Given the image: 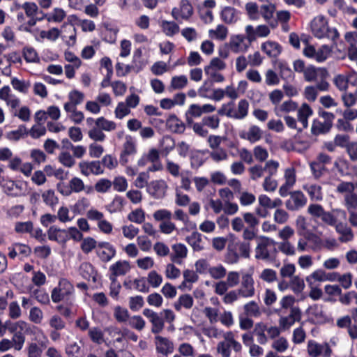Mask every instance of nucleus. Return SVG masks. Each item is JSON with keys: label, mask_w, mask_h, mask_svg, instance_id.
Segmentation results:
<instances>
[{"label": "nucleus", "mask_w": 357, "mask_h": 357, "mask_svg": "<svg viewBox=\"0 0 357 357\" xmlns=\"http://www.w3.org/2000/svg\"><path fill=\"white\" fill-rule=\"evenodd\" d=\"M24 59L28 63H37L39 61L38 55L34 48L25 47L22 50Z\"/></svg>", "instance_id": "obj_62"}, {"label": "nucleus", "mask_w": 357, "mask_h": 357, "mask_svg": "<svg viewBox=\"0 0 357 357\" xmlns=\"http://www.w3.org/2000/svg\"><path fill=\"white\" fill-rule=\"evenodd\" d=\"M313 114L312 109L307 104L303 103L298 109V120L301 122L304 128H307L308 125V118Z\"/></svg>", "instance_id": "obj_33"}, {"label": "nucleus", "mask_w": 357, "mask_h": 357, "mask_svg": "<svg viewBox=\"0 0 357 357\" xmlns=\"http://www.w3.org/2000/svg\"><path fill=\"white\" fill-rule=\"evenodd\" d=\"M303 189L307 192L312 200L320 201L323 199L321 187L317 184H306Z\"/></svg>", "instance_id": "obj_38"}, {"label": "nucleus", "mask_w": 357, "mask_h": 357, "mask_svg": "<svg viewBox=\"0 0 357 357\" xmlns=\"http://www.w3.org/2000/svg\"><path fill=\"white\" fill-rule=\"evenodd\" d=\"M56 219L62 223L71 222L74 219V216H71L69 208L66 206H61L57 211L56 215Z\"/></svg>", "instance_id": "obj_55"}, {"label": "nucleus", "mask_w": 357, "mask_h": 357, "mask_svg": "<svg viewBox=\"0 0 357 357\" xmlns=\"http://www.w3.org/2000/svg\"><path fill=\"white\" fill-rule=\"evenodd\" d=\"M82 174L88 176L91 174L100 175L104 172V169L100 161H82L79 163Z\"/></svg>", "instance_id": "obj_13"}, {"label": "nucleus", "mask_w": 357, "mask_h": 357, "mask_svg": "<svg viewBox=\"0 0 357 357\" xmlns=\"http://www.w3.org/2000/svg\"><path fill=\"white\" fill-rule=\"evenodd\" d=\"M48 239L55 241L59 245H65L68 241L66 229H61L56 225L50 226L47 231Z\"/></svg>", "instance_id": "obj_19"}, {"label": "nucleus", "mask_w": 357, "mask_h": 357, "mask_svg": "<svg viewBox=\"0 0 357 357\" xmlns=\"http://www.w3.org/2000/svg\"><path fill=\"white\" fill-rule=\"evenodd\" d=\"M342 221H339L333 226L335 227L337 232L340 234L339 240L343 243L349 242L354 238L353 231L350 227L342 224Z\"/></svg>", "instance_id": "obj_28"}, {"label": "nucleus", "mask_w": 357, "mask_h": 357, "mask_svg": "<svg viewBox=\"0 0 357 357\" xmlns=\"http://www.w3.org/2000/svg\"><path fill=\"white\" fill-rule=\"evenodd\" d=\"M114 317L119 323H125L128 321L130 314L126 308L117 305L114 308Z\"/></svg>", "instance_id": "obj_51"}, {"label": "nucleus", "mask_w": 357, "mask_h": 357, "mask_svg": "<svg viewBox=\"0 0 357 357\" xmlns=\"http://www.w3.org/2000/svg\"><path fill=\"white\" fill-rule=\"evenodd\" d=\"M301 318V311L298 307H291L289 315L280 316L279 326L282 331L289 330L296 321Z\"/></svg>", "instance_id": "obj_12"}, {"label": "nucleus", "mask_w": 357, "mask_h": 357, "mask_svg": "<svg viewBox=\"0 0 357 357\" xmlns=\"http://www.w3.org/2000/svg\"><path fill=\"white\" fill-rule=\"evenodd\" d=\"M166 126L173 132L181 133L185 130L184 123L174 114H172L168 117Z\"/></svg>", "instance_id": "obj_30"}, {"label": "nucleus", "mask_w": 357, "mask_h": 357, "mask_svg": "<svg viewBox=\"0 0 357 357\" xmlns=\"http://www.w3.org/2000/svg\"><path fill=\"white\" fill-rule=\"evenodd\" d=\"M227 36L228 29L222 24H218L215 29L208 30V37L211 39L223 41Z\"/></svg>", "instance_id": "obj_32"}, {"label": "nucleus", "mask_w": 357, "mask_h": 357, "mask_svg": "<svg viewBox=\"0 0 357 357\" xmlns=\"http://www.w3.org/2000/svg\"><path fill=\"white\" fill-rule=\"evenodd\" d=\"M41 197L43 202L51 208L55 207L59 203V198L52 189L46 190L43 192Z\"/></svg>", "instance_id": "obj_41"}, {"label": "nucleus", "mask_w": 357, "mask_h": 357, "mask_svg": "<svg viewBox=\"0 0 357 357\" xmlns=\"http://www.w3.org/2000/svg\"><path fill=\"white\" fill-rule=\"evenodd\" d=\"M68 357H84V350L76 342L69 343L66 347Z\"/></svg>", "instance_id": "obj_52"}, {"label": "nucleus", "mask_w": 357, "mask_h": 357, "mask_svg": "<svg viewBox=\"0 0 357 357\" xmlns=\"http://www.w3.org/2000/svg\"><path fill=\"white\" fill-rule=\"evenodd\" d=\"M155 344L157 352L165 356L172 354L174 349L173 342L169 339L160 335L155 337Z\"/></svg>", "instance_id": "obj_20"}, {"label": "nucleus", "mask_w": 357, "mask_h": 357, "mask_svg": "<svg viewBox=\"0 0 357 357\" xmlns=\"http://www.w3.org/2000/svg\"><path fill=\"white\" fill-rule=\"evenodd\" d=\"M279 250L287 256H294L296 248L289 241H281L278 244Z\"/></svg>", "instance_id": "obj_53"}, {"label": "nucleus", "mask_w": 357, "mask_h": 357, "mask_svg": "<svg viewBox=\"0 0 357 357\" xmlns=\"http://www.w3.org/2000/svg\"><path fill=\"white\" fill-rule=\"evenodd\" d=\"M44 318V314L40 308L38 307H33L30 309L29 313V319L30 321L40 324L42 323Z\"/></svg>", "instance_id": "obj_60"}, {"label": "nucleus", "mask_w": 357, "mask_h": 357, "mask_svg": "<svg viewBox=\"0 0 357 357\" xmlns=\"http://www.w3.org/2000/svg\"><path fill=\"white\" fill-rule=\"evenodd\" d=\"M105 331L111 337V341L114 342H121L123 340V328L121 329L117 326H110L105 329Z\"/></svg>", "instance_id": "obj_42"}, {"label": "nucleus", "mask_w": 357, "mask_h": 357, "mask_svg": "<svg viewBox=\"0 0 357 357\" xmlns=\"http://www.w3.org/2000/svg\"><path fill=\"white\" fill-rule=\"evenodd\" d=\"M255 333L257 336V342L261 344H265L268 342L266 333V325L264 323H258L255 328Z\"/></svg>", "instance_id": "obj_50"}, {"label": "nucleus", "mask_w": 357, "mask_h": 357, "mask_svg": "<svg viewBox=\"0 0 357 357\" xmlns=\"http://www.w3.org/2000/svg\"><path fill=\"white\" fill-rule=\"evenodd\" d=\"M79 21L81 20L78 19L77 15H70L68 16L67 21L61 26L63 38L68 39L66 42L69 45H73L76 43V29L74 25L79 24Z\"/></svg>", "instance_id": "obj_7"}, {"label": "nucleus", "mask_w": 357, "mask_h": 357, "mask_svg": "<svg viewBox=\"0 0 357 357\" xmlns=\"http://www.w3.org/2000/svg\"><path fill=\"white\" fill-rule=\"evenodd\" d=\"M344 204L348 211L357 208V194L354 192L344 195Z\"/></svg>", "instance_id": "obj_57"}, {"label": "nucleus", "mask_w": 357, "mask_h": 357, "mask_svg": "<svg viewBox=\"0 0 357 357\" xmlns=\"http://www.w3.org/2000/svg\"><path fill=\"white\" fill-rule=\"evenodd\" d=\"M231 349L236 352H240L242 346L240 342L236 341L234 334L232 331H226L225 338L217 344V351L221 357H230Z\"/></svg>", "instance_id": "obj_4"}, {"label": "nucleus", "mask_w": 357, "mask_h": 357, "mask_svg": "<svg viewBox=\"0 0 357 357\" xmlns=\"http://www.w3.org/2000/svg\"><path fill=\"white\" fill-rule=\"evenodd\" d=\"M163 33L167 36H173L179 32V26L173 21L163 20L160 23Z\"/></svg>", "instance_id": "obj_39"}, {"label": "nucleus", "mask_w": 357, "mask_h": 357, "mask_svg": "<svg viewBox=\"0 0 357 357\" xmlns=\"http://www.w3.org/2000/svg\"><path fill=\"white\" fill-rule=\"evenodd\" d=\"M307 212L313 217L320 218L321 220L328 225H334L347 218L345 211L340 208L332 209L331 211H325L319 204H310L307 208Z\"/></svg>", "instance_id": "obj_1"}, {"label": "nucleus", "mask_w": 357, "mask_h": 357, "mask_svg": "<svg viewBox=\"0 0 357 357\" xmlns=\"http://www.w3.org/2000/svg\"><path fill=\"white\" fill-rule=\"evenodd\" d=\"M239 137L251 144L260 141L263 137V130L256 125H251L247 130H241Z\"/></svg>", "instance_id": "obj_15"}, {"label": "nucleus", "mask_w": 357, "mask_h": 357, "mask_svg": "<svg viewBox=\"0 0 357 357\" xmlns=\"http://www.w3.org/2000/svg\"><path fill=\"white\" fill-rule=\"evenodd\" d=\"M258 201L261 206L269 209L280 206L282 204V202L280 198L271 199L266 195H260L258 197Z\"/></svg>", "instance_id": "obj_36"}, {"label": "nucleus", "mask_w": 357, "mask_h": 357, "mask_svg": "<svg viewBox=\"0 0 357 357\" xmlns=\"http://www.w3.org/2000/svg\"><path fill=\"white\" fill-rule=\"evenodd\" d=\"M172 253L170 255L171 261L177 264H181L188 256V248L185 245L179 243L174 244L172 246Z\"/></svg>", "instance_id": "obj_22"}, {"label": "nucleus", "mask_w": 357, "mask_h": 357, "mask_svg": "<svg viewBox=\"0 0 357 357\" xmlns=\"http://www.w3.org/2000/svg\"><path fill=\"white\" fill-rule=\"evenodd\" d=\"M208 274L213 279L220 280L226 276L227 270L222 264H219L215 266H211Z\"/></svg>", "instance_id": "obj_61"}, {"label": "nucleus", "mask_w": 357, "mask_h": 357, "mask_svg": "<svg viewBox=\"0 0 357 357\" xmlns=\"http://www.w3.org/2000/svg\"><path fill=\"white\" fill-rule=\"evenodd\" d=\"M97 255L104 262L109 261L116 255L114 247L109 242H99L96 250Z\"/></svg>", "instance_id": "obj_17"}, {"label": "nucleus", "mask_w": 357, "mask_h": 357, "mask_svg": "<svg viewBox=\"0 0 357 357\" xmlns=\"http://www.w3.org/2000/svg\"><path fill=\"white\" fill-rule=\"evenodd\" d=\"M188 84V78L185 75L172 77L170 87L173 89H182Z\"/></svg>", "instance_id": "obj_63"}, {"label": "nucleus", "mask_w": 357, "mask_h": 357, "mask_svg": "<svg viewBox=\"0 0 357 357\" xmlns=\"http://www.w3.org/2000/svg\"><path fill=\"white\" fill-rule=\"evenodd\" d=\"M349 162L344 158H338L333 163V170L339 173L342 176L349 174Z\"/></svg>", "instance_id": "obj_40"}, {"label": "nucleus", "mask_w": 357, "mask_h": 357, "mask_svg": "<svg viewBox=\"0 0 357 357\" xmlns=\"http://www.w3.org/2000/svg\"><path fill=\"white\" fill-rule=\"evenodd\" d=\"M275 241L267 236H261L257 238V245L255 248V258L257 259L266 260L270 258V252L268 248L275 245Z\"/></svg>", "instance_id": "obj_10"}, {"label": "nucleus", "mask_w": 357, "mask_h": 357, "mask_svg": "<svg viewBox=\"0 0 357 357\" xmlns=\"http://www.w3.org/2000/svg\"><path fill=\"white\" fill-rule=\"evenodd\" d=\"M333 82L335 86L341 92H346L349 89V79L347 73L337 74L334 76Z\"/></svg>", "instance_id": "obj_37"}, {"label": "nucleus", "mask_w": 357, "mask_h": 357, "mask_svg": "<svg viewBox=\"0 0 357 357\" xmlns=\"http://www.w3.org/2000/svg\"><path fill=\"white\" fill-rule=\"evenodd\" d=\"M204 334L209 338L220 339L225 338L226 331L218 328L215 326H211L204 328Z\"/></svg>", "instance_id": "obj_48"}, {"label": "nucleus", "mask_w": 357, "mask_h": 357, "mask_svg": "<svg viewBox=\"0 0 357 357\" xmlns=\"http://www.w3.org/2000/svg\"><path fill=\"white\" fill-rule=\"evenodd\" d=\"M143 314L146 317L151 323V332L154 334L160 333L164 328V319L158 313L151 309H144Z\"/></svg>", "instance_id": "obj_16"}, {"label": "nucleus", "mask_w": 357, "mask_h": 357, "mask_svg": "<svg viewBox=\"0 0 357 357\" xmlns=\"http://www.w3.org/2000/svg\"><path fill=\"white\" fill-rule=\"evenodd\" d=\"M97 241L92 237L83 238L80 248L85 254L90 253L93 249H97Z\"/></svg>", "instance_id": "obj_56"}, {"label": "nucleus", "mask_w": 357, "mask_h": 357, "mask_svg": "<svg viewBox=\"0 0 357 357\" xmlns=\"http://www.w3.org/2000/svg\"><path fill=\"white\" fill-rule=\"evenodd\" d=\"M221 18L227 24H232L238 20L237 11L231 7H225L221 12Z\"/></svg>", "instance_id": "obj_43"}, {"label": "nucleus", "mask_w": 357, "mask_h": 357, "mask_svg": "<svg viewBox=\"0 0 357 357\" xmlns=\"http://www.w3.org/2000/svg\"><path fill=\"white\" fill-rule=\"evenodd\" d=\"M130 269V264L127 261H118L109 267L111 275L116 278L117 276L126 275Z\"/></svg>", "instance_id": "obj_26"}, {"label": "nucleus", "mask_w": 357, "mask_h": 357, "mask_svg": "<svg viewBox=\"0 0 357 357\" xmlns=\"http://www.w3.org/2000/svg\"><path fill=\"white\" fill-rule=\"evenodd\" d=\"M194 303L192 297L190 294L181 295L177 301L174 303V307L178 312L181 311L182 308L187 310L190 309Z\"/></svg>", "instance_id": "obj_34"}, {"label": "nucleus", "mask_w": 357, "mask_h": 357, "mask_svg": "<svg viewBox=\"0 0 357 357\" xmlns=\"http://www.w3.org/2000/svg\"><path fill=\"white\" fill-rule=\"evenodd\" d=\"M194 10L188 0H181L177 7L172 10V16L177 21L188 20L193 15Z\"/></svg>", "instance_id": "obj_8"}, {"label": "nucleus", "mask_w": 357, "mask_h": 357, "mask_svg": "<svg viewBox=\"0 0 357 357\" xmlns=\"http://www.w3.org/2000/svg\"><path fill=\"white\" fill-rule=\"evenodd\" d=\"M137 153V144L135 139L128 135L123 144V149L120 156V162L125 165L128 162L127 156L135 155Z\"/></svg>", "instance_id": "obj_21"}, {"label": "nucleus", "mask_w": 357, "mask_h": 357, "mask_svg": "<svg viewBox=\"0 0 357 357\" xmlns=\"http://www.w3.org/2000/svg\"><path fill=\"white\" fill-rule=\"evenodd\" d=\"M248 110L249 102L245 99H241L237 105H235L233 101L223 104L218 109V114L230 119L242 120L248 116Z\"/></svg>", "instance_id": "obj_3"}, {"label": "nucleus", "mask_w": 357, "mask_h": 357, "mask_svg": "<svg viewBox=\"0 0 357 357\" xmlns=\"http://www.w3.org/2000/svg\"><path fill=\"white\" fill-rule=\"evenodd\" d=\"M357 189V181L356 183L349 181H341L336 188V192L340 194H349Z\"/></svg>", "instance_id": "obj_54"}, {"label": "nucleus", "mask_w": 357, "mask_h": 357, "mask_svg": "<svg viewBox=\"0 0 357 357\" xmlns=\"http://www.w3.org/2000/svg\"><path fill=\"white\" fill-rule=\"evenodd\" d=\"M185 241L195 252L202 251L204 248L202 236L197 231H193L190 235L186 236Z\"/></svg>", "instance_id": "obj_27"}, {"label": "nucleus", "mask_w": 357, "mask_h": 357, "mask_svg": "<svg viewBox=\"0 0 357 357\" xmlns=\"http://www.w3.org/2000/svg\"><path fill=\"white\" fill-rule=\"evenodd\" d=\"M66 17V11L61 8H54L50 13L43 15V18L46 19L49 22L60 23Z\"/></svg>", "instance_id": "obj_31"}, {"label": "nucleus", "mask_w": 357, "mask_h": 357, "mask_svg": "<svg viewBox=\"0 0 357 357\" xmlns=\"http://www.w3.org/2000/svg\"><path fill=\"white\" fill-rule=\"evenodd\" d=\"M1 187L7 194L10 195L17 196L20 192L19 184L9 178L6 179Z\"/></svg>", "instance_id": "obj_49"}, {"label": "nucleus", "mask_w": 357, "mask_h": 357, "mask_svg": "<svg viewBox=\"0 0 357 357\" xmlns=\"http://www.w3.org/2000/svg\"><path fill=\"white\" fill-rule=\"evenodd\" d=\"M61 32V29L59 30L58 28L53 27L47 31H38V35H35V38L38 41H42L44 39L55 41L59 38Z\"/></svg>", "instance_id": "obj_29"}, {"label": "nucleus", "mask_w": 357, "mask_h": 357, "mask_svg": "<svg viewBox=\"0 0 357 357\" xmlns=\"http://www.w3.org/2000/svg\"><path fill=\"white\" fill-rule=\"evenodd\" d=\"M245 40V37L243 35L231 36L229 42L230 50L234 53L246 52L248 48V45L246 44Z\"/></svg>", "instance_id": "obj_23"}, {"label": "nucleus", "mask_w": 357, "mask_h": 357, "mask_svg": "<svg viewBox=\"0 0 357 357\" xmlns=\"http://www.w3.org/2000/svg\"><path fill=\"white\" fill-rule=\"evenodd\" d=\"M13 88L20 93L26 94L28 93L30 82L24 79H20L17 77H13L10 81Z\"/></svg>", "instance_id": "obj_45"}, {"label": "nucleus", "mask_w": 357, "mask_h": 357, "mask_svg": "<svg viewBox=\"0 0 357 357\" xmlns=\"http://www.w3.org/2000/svg\"><path fill=\"white\" fill-rule=\"evenodd\" d=\"M284 183L279 189V194L281 197H287L289 194V190L296 183V169L294 167H288L285 169L284 173Z\"/></svg>", "instance_id": "obj_11"}, {"label": "nucleus", "mask_w": 357, "mask_h": 357, "mask_svg": "<svg viewBox=\"0 0 357 357\" xmlns=\"http://www.w3.org/2000/svg\"><path fill=\"white\" fill-rule=\"evenodd\" d=\"M261 49L269 57H277L282 52V47L279 43L271 40L263 43Z\"/></svg>", "instance_id": "obj_25"}, {"label": "nucleus", "mask_w": 357, "mask_h": 357, "mask_svg": "<svg viewBox=\"0 0 357 357\" xmlns=\"http://www.w3.org/2000/svg\"><path fill=\"white\" fill-rule=\"evenodd\" d=\"M305 81L317 82L319 79H326L328 77V72L324 68H317L314 66H308L303 74Z\"/></svg>", "instance_id": "obj_14"}, {"label": "nucleus", "mask_w": 357, "mask_h": 357, "mask_svg": "<svg viewBox=\"0 0 357 357\" xmlns=\"http://www.w3.org/2000/svg\"><path fill=\"white\" fill-rule=\"evenodd\" d=\"M331 48L326 45H321L318 50H316L315 61L321 63L325 61L331 53Z\"/></svg>", "instance_id": "obj_59"}, {"label": "nucleus", "mask_w": 357, "mask_h": 357, "mask_svg": "<svg viewBox=\"0 0 357 357\" xmlns=\"http://www.w3.org/2000/svg\"><path fill=\"white\" fill-rule=\"evenodd\" d=\"M307 313L310 319L314 323L321 322L324 319L322 309L317 305L310 307Z\"/></svg>", "instance_id": "obj_46"}, {"label": "nucleus", "mask_w": 357, "mask_h": 357, "mask_svg": "<svg viewBox=\"0 0 357 357\" xmlns=\"http://www.w3.org/2000/svg\"><path fill=\"white\" fill-rule=\"evenodd\" d=\"M124 205V199L120 196H116L111 203L107 206V210L110 213L121 211Z\"/></svg>", "instance_id": "obj_58"}, {"label": "nucleus", "mask_w": 357, "mask_h": 357, "mask_svg": "<svg viewBox=\"0 0 357 357\" xmlns=\"http://www.w3.org/2000/svg\"><path fill=\"white\" fill-rule=\"evenodd\" d=\"M10 333L14 334L15 333L24 331L28 334H32L35 335V340L39 341L40 337L47 340L43 331L36 326H30L28 323L24 321L20 320L16 322H13L10 327L8 330Z\"/></svg>", "instance_id": "obj_5"}, {"label": "nucleus", "mask_w": 357, "mask_h": 357, "mask_svg": "<svg viewBox=\"0 0 357 357\" xmlns=\"http://www.w3.org/2000/svg\"><path fill=\"white\" fill-rule=\"evenodd\" d=\"M210 158L216 162L227 160L229 155L225 149L222 148L216 149L210 153Z\"/></svg>", "instance_id": "obj_64"}, {"label": "nucleus", "mask_w": 357, "mask_h": 357, "mask_svg": "<svg viewBox=\"0 0 357 357\" xmlns=\"http://www.w3.org/2000/svg\"><path fill=\"white\" fill-rule=\"evenodd\" d=\"M95 125L107 132L113 131L116 128V123L114 121L108 120L102 116L95 120Z\"/></svg>", "instance_id": "obj_44"}, {"label": "nucleus", "mask_w": 357, "mask_h": 357, "mask_svg": "<svg viewBox=\"0 0 357 357\" xmlns=\"http://www.w3.org/2000/svg\"><path fill=\"white\" fill-rule=\"evenodd\" d=\"M167 190V184L162 179L152 181L147 186L148 192L155 199L165 197Z\"/></svg>", "instance_id": "obj_18"}, {"label": "nucleus", "mask_w": 357, "mask_h": 357, "mask_svg": "<svg viewBox=\"0 0 357 357\" xmlns=\"http://www.w3.org/2000/svg\"><path fill=\"white\" fill-rule=\"evenodd\" d=\"M177 351L181 357H195L196 356L195 349L188 342H182L178 344Z\"/></svg>", "instance_id": "obj_47"}, {"label": "nucleus", "mask_w": 357, "mask_h": 357, "mask_svg": "<svg viewBox=\"0 0 357 357\" xmlns=\"http://www.w3.org/2000/svg\"><path fill=\"white\" fill-rule=\"evenodd\" d=\"M237 290L242 298H249L255 296V280L252 274L245 273L242 275L241 286Z\"/></svg>", "instance_id": "obj_9"}, {"label": "nucleus", "mask_w": 357, "mask_h": 357, "mask_svg": "<svg viewBox=\"0 0 357 357\" xmlns=\"http://www.w3.org/2000/svg\"><path fill=\"white\" fill-rule=\"evenodd\" d=\"M310 31L312 35L319 39L328 38L335 40L339 37L336 29H330L326 17L322 15L314 17L310 23Z\"/></svg>", "instance_id": "obj_2"}, {"label": "nucleus", "mask_w": 357, "mask_h": 357, "mask_svg": "<svg viewBox=\"0 0 357 357\" xmlns=\"http://www.w3.org/2000/svg\"><path fill=\"white\" fill-rule=\"evenodd\" d=\"M328 280L326 272L321 269H317L306 278V282L310 287L316 286L317 282H325Z\"/></svg>", "instance_id": "obj_35"}, {"label": "nucleus", "mask_w": 357, "mask_h": 357, "mask_svg": "<svg viewBox=\"0 0 357 357\" xmlns=\"http://www.w3.org/2000/svg\"><path fill=\"white\" fill-rule=\"evenodd\" d=\"M73 292V284L68 280L62 278L59 280L58 286L52 289L51 298L52 301L56 303L72 295Z\"/></svg>", "instance_id": "obj_6"}, {"label": "nucleus", "mask_w": 357, "mask_h": 357, "mask_svg": "<svg viewBox=\"0 0 357 357\" xmlns=\"http://www.w3.org/2000/svg\"><path fill=\"white\" fill-rule=\"evenodd\" d=\"M307 199L305 195L301 192H294L291 197L286 202V206L288 209L297 210L305 205Z\"/></svg>", "instance_id": "obj_24"}]
</instances>
